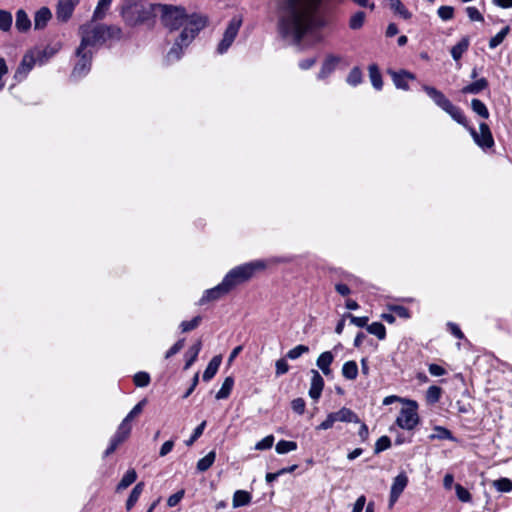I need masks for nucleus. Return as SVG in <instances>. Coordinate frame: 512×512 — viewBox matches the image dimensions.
Segmentation results:
<instances>
[{
  "label": "nucleus",
  "mask_w": 512,
  "mask_h": 512,
  "mask_svg": "<svg viewBox=\"0 0 512 512\" xmlns=\"http://www.w3.org/2000/svg\"><path fill=\"white\" fill-rule=\"evenodd\" d=\"M336 64H337L336 58L328 57L322 64L321 70L318 74V78L325 79L326 77H328L334 71Z\"/></svg>",
  "instance_id": "28"
},
{
  "label": "nucleus",
  "mask_w": 512,
  "mask_h": 512,
  "mask_svg": "<svg viewBox=\"0 0 512 512\" xmlns=\"http://www.w3.org/2000/svg\"><path fill=\"white\" fill-rule=\"evenodd\" d=\"M291 408L294 412L301 415L305 411V401L302 398H296L291 402Z\"/></svg>",
  "instance_id": "57"
},
{
  "label": "nucleus",
  "mask_w": 512,
  "mask_h": 512,
  "mask_svg": "<svg viewBox=\"0 0 512 512\" xmlns=\"http://www.w3.org/2000/svg\"><path fill=\"white\" fill-rule=\"evenodd\" d=\"M493 486L499 492H510L512 491V481L508 478H500L493 481Z\"/></svg>",
  "instance_id": "45"
},
{
  "label": "nucleus",
  "mask_w": 512,
  "mask_h": 512,
  "mask_svg": "<svg viewBox=\"0 0 512 512\" xmlns=\"http://www.w3.org/2000/svg\"><path fill=\"white\" fill-rule=\"evenodd\" d=\"M12 25V14L0 9V30L8 31Z\"/></svg>",
  "instance_id": "44"
},
{
  "label": "nucleus",
  "mask_w": 512,
  "mask_h": 512,
  "mask_svg": "<svg viewBox=\"0 0 512 512\" xmlns=\"http://www.w3.org/2000/svg\"><path fill=\"white\" fill-rule=\"evenodd\" d=\"M346 317H348L350 319V322L357 327L367 326L368 317H357L352 314H347Z\"/></svg>",
  "instance_id": "60"
},
{
  "label": "nucleus",
  "mask_w": 512,
  "mask_h": 512,
  "mask_svg": "<svg viewBox=\"0 0 512 512\" xmlns=\"http://www.w3.org/2000/svg\"><path fill=\"white\" fill-rule=\"evenodd\" d=\"M391 7L405 19L410 18V13L405 9L400 0H390Z\"/></svg>",
  "instance_id": "54"
},
{
  "label": "nucleus",
  "mask_w": 512,
  "mask_h": 512,
  "mask_svg": "<svg viewBox=\"0 0 512 512\" xmlns=\"http://www.w3.org/2000/svg\"><path fill=\"white\" fill-rule=\"evenodd\" d=\"M184 347V339L177 341L165 354V358L169 359L177 354Z\"/></svg>",
  "instance_id": "61"
},
{
  "label": "nucleus",
  "mask_w": 512,
  "mask_h": 512,
  "mask_svg": "<svg viewBox=\"0 0 512 512\" xmlns=\"http://www.w3.org/2000/svg\"><path fill=\"white\" fill-rule=\"evenodd\" d=\"M206 426V421L200 423L194 430L190 439H188L185 443L187 446H191L203 433Z\"/></svg>",
  "instance_id": "51"
},
{
  "label": "nucleus",
  "mask_w": 512,
  "mask_h": 512,
  "mask_svg": "<svg viewBox=\"0 0 512 512\" xmlns=\"http://www.w3.org/2000/svg\"><path fill=\"white\" fill-rule=\"evenodd\" d=\"M487 86H488L487 80L485 78H480L477 81L463 87L461 92L463 94H478L482 90L486 89Z\"/></svg>",
  "instance_id": "25"
},
{
  "label": "nucleus",
  "mask_w": 512,
  "mask_h": 512,
  "mask_svg": "<svg viewBox=\"0 0 512 512\" xmlns=\"http://www.w3.org/2000/svg\"><path fill=\"white\" fill-rule=\"evenodd\" d=\"M453 15L454 9L451 6H441L438 9V16L444 21L452 19Z\"/></svg>",
  "instance_id": "52"
},
{
  "label": "nucleus",
  "mask_w": 512,
  "mask_h": 512,
  "mask_svg": "<svg viewBox=\"0 0 512 512\" xmlns=\"http://www.w3.org/2000/svg\"><path fill=\"white\" fill-rule=\"evenodd\" d=\"M408 407L400 410L396 424L405 430H413L419 423L417 404L415 401H407Z\"/></svg>",
  "instance_id": "9"
},
{
  "label": "nucleus",
  "mask_w": 512,
  "mask_h": 512,
  "mask_svg": "<svg viewBox=\"0 0 512 512\" xmlns=\"http://www.w3.org/2000/svg\"><path fill=\"white\" fill-rule=\"evenodd\" d=\"M342 375L348 380L356 379L358 375V366L355 361H347L342 366Z\"/></svg>",
  "instance_id": "27"
},
{
  "label": "nucleus",
  "mask_w": 512,
  "mask_h": 512,
  "mask_svg": "<svg viewBox=\"0 0 512 512\" xmlns=\"http://www.w3.org/2000/svg\"><path fill=\"white\" fill-rule=\"evenodd\" d=\"M186 48H187L186 46H184L174 40L173 46L170 48V50L168 51V53L166 55V61L168 63H173L175 61L180 60L183 55L184 49H186Z\"/></svg>",
  "instance_id": "24"
},
{
  "label": "nucleus",
  "mask_w": 512,
  "mask_h": 512,
  "mask_svg": "<svg viewBox=\"0 0 512 512\" xmlns=\"http://www.w3.org/2000/svg\"><path fill=\"white\" fill-rule=\"evenodd\" d=\"M273 443H274V436L268 435L265 438H263L261 441L256 443L255 449L256 450H267L273 446Z\"/></svg>",
  "instance_id": "50"
},
{
  "label": "nucleus",
  "mask_w": 512,
  "mask_h": 512,
  "mask_svg": "<svg viewBox=\"0 0 512 512\" xmlns=\"http://www.w3.org/2000/svg\"><path fill=\"white\" fill-rule=\"evenodd\" d=\"M112 0H99L93 13L94 20H101L104 18L107 10L109 9Z\"/></svg>",
  "instance_id": "34"
},
{
  "label": "nucleus",
  "mask_w": 512,
  "mask_h": 512,
  "mask_svg": "<svg viewBox=\"0 0 512 512\" xmlns=\"http://www.w3.org/2000/svg\"><path fill=\"white\" fill-rule=\"evenodd\" d=\"M365 13L362 11L356 12L353 16H351L349 21V27L353 30L360 29L365 21Z\"/></svg>",
  "instance_id": "40"
},
{
  "label": "nucleus",
  "mask_w": 512,
  "mask_h": 512,
  "mask_svg": "<svg viewBox=\"0 0 512 512\" xmlns=\"http://www.w3.org/2000/svg\"><path fill=\"white\" fill-rule=\"evenodd\" d=\"M429 438L431 440H434V439H441V440L452 439V434H451V432L448 429H446L444 427H441V426H436L433 429V433L429 436Z\"/></svg>",
  "instance_id": "41"
},
{
  "label": "nucleus",
  "mask_w": 512,
  "mask_h": 512,
  "mask_svg": "<svg viewBox=\"0 0 512 512\" xmlns=\"http://www.w3.org/2000/svg\"><path fill=\"white\" fill-rule=\"evenodd\" d=\"M229 292H230L229 288L222 281L217 286H215V287H213L211 289H207L204 292V294L201 297V299L199 300L198 304L199 305H204V304H206L208 302L216 301V300L220 299L222 296L226 295Z\"/></svg>",
  "instance_id": "14"
},
{
  "label": "nucleus",
  "mask_w": 512,
  "mask_h": 512,
  "mask_svg": "<svg viewBox=\"0 0 512 512\" xmlns=\"http://www.w3.org/2000/svg\"><path fill=\"white\" fill-rule=\"evenodd\" d=\"M157 12L161 13V21L170 31L185 27L192 19V14H187L184 8L177 6L159 4Z\"/></svg>",
  "instance_id": "3"
},
{
  "label": "nucleus",
  "mask_w": 512,
  "mask_h": 512,
  "mask_svg": "<svg viewBox=\"0 0 512 512\" xmlns=\"http://www.w3.org/2000/svg\"><path fill=\"white\" fill-rule=\"evenodd\" d=\"M252 496L245 490H237L233 494L232 506L234 508L246 506L251 502Z\"/></svg>",
  "instance_id": "20"
},
{
  "label": "nucleus",
  "mask_w": 512,
  "mask_h": 512,
  "mask_svg": "<svg viewBox=\"0 0 512 512\" xmlns=\"http://www.w3.org/2000/svg\"><path fill=\"white\" fill-rule=\"evenodd\" d=\"M423 90L435 102L436 105L448 113L457 123L465 127L467 126L466 117L462 111L458 107L454 106L441 91L428 85H424Z\"/></svg>",
  "instance_id": "5"
},
{
  "label": "nucleus",
  "mask_w": 512,
  "mask_h": 512,
  "mask_svg": "<svg viewBox=\"0 0 512 512\" xmlns=\"http://www.w3.org/2000/svg\"><path fill=\"white\" fill-rule=\"evenodd\" d=\"M369 77L373 87L377 90L382 88V78L378 68L375 65L369 67Z\"/></svg>",
  "instance_id": "35"
},
{
  "label": "nucleus",
  "mask_w": 512,
  "mask_h": 512,
  "mask_svg": "<svg viewBox=\"0 0 512 512\" xmlns=\"http://www.w3.org/2000/svg\"><path fill=\"white\" fill-rule=\"evenodd\" d=\"M469 46V39L463 38L461 41H459L455 46L451 49V55L454 60H459L463 53L468 49Z\"/></svg>",
  "instance_id": "33"
},
{
  "label": "nucleus",
  "mask_w": 512,
  "mask_h": 512,
  "mask_svg": "<svg viewBox=\"0 0 512 512\" xmlns=\"http://www.w3.org/2000/svg\"><path fill=\"white\" fill-rule=\"evenodd\" d=\"M442 389L438 386H430L426 392V400L433 404L439 401L441 397Z\"/></svg>",
  "instance_id": "42"
},
{
  "label": "nucleus",
  "mask_w": 512,
  "mask_h": 512,
  "mask_svg": "<svg viewBox=\"0 0 512 512\" xmlns=\"http://www.w3.org/2000/svg\"><path fill=\"white\" fill-rule=\"evenodd\" d=\"M334 361V355L330 351L322 352L317 360L316 365L322 371L325 376H329L332 373L330 365Z\"/></svg>",
  "instance_id": "18"
},
{
  "label": "nucleus",
  "mask_w": 512,
  "mask_h": 512,
  "mask_svg": "<svg viewBox=\"0 0 512 512\" xmlns=\"http://www.w3.org/2000/svg\"><path fill=\"white\" fill-rule=\"evenodd\" d=\"M408 484L407 475L402 472L398 474L391 485L389 507H393Z\"/></svg>",
  "instance_id": "11"
},
{
  "label": "nucleus",
  "mask_w": 512,
  "mask_h": 512,
  "mask_svg": "<svg viewBox=\"0 0 512 512\" xmlns=\"http://www.w3.org/2000/svg\"><path fill=\"white\" fill-rule=\"evenodd\" d=\"M308 351H309L308 346L300 344V345H297L294 348L290 349L287 352L286 356L290 360H295V359H298L299 357H301L303 354L307 353Z\"/></svg>",
  "instance_id": "43"
},
{
  "label": "nucleus",
  "mask_w": 512,
  "mask_h": 512,
  "mask_svg": "<svg viewBox=\"0 0 512 512\" xmlns=\"http://www.w3.org/2000/svg\"><path fill=\"white\" fill-rule=\"evenodd\" d=\"M52 18V12L48 7H41L34 15L35 29H43Z\"/></svg>",
  "instance_id": "19"
},
{
  "label": "nucleus",
  "mask_w": 512,
  "mask_h": 512,
  "mask_svg": "<svg viewBox=\"0 0 512 512\" xmlns=\"http://www.w3.org/2000/svg\"><path fill=\"white\" fill-rule=\"evenodd\" d=\"M263 261H254L237 266L230 270L223 279L225 285L231 291L237 285L249 280L256 271L265 269Z\"/></svg>",
  "instance_id": "4"
},
{
  "label": "nucleus",
  "mask_w": 512,
  "mask_h": 512,
  "mask_svg": "<svg viewBox=\"0 0 512 512\" xmlns=\"http://www.w3.org/2000/svg\"><path fill=\"white\" fill-rule=\"evenodd\" d=\"M466 12L471 21H480L481 22L484 20L482 14L475 7H467Z\"/></svg>",
  "instance_id": "59"
},
{
  "label": "nucleus",
  "mask_w": 512,
  "mask_h": 512,
  "mask_svg": "<svg viewBox=\"0 0 512 512\" xmlns=\"http://www.w3.org/2000/svg\"><path fill=\"white\" fill-rule=\"evenodd\" d=\"M429 373L433 376H442L446 373L445 369L437 364H430L428 367Z\"/></svg>",
  "instance_id": "64"
},
{
  "label": "nucleus",
  "mask_w": 512,
  "mask_h": 512,
  "mask_svg": "<svg viewBox=\"0 0 512 512\" xmlns=\"http://www.w3.org/2000/svg\"><path fill=\"white\" fill-rule=\"evenodd\" d=\"M221 356H214L211 361L208 363L204 373H203V380L209 381L214 377V375L217 373L219 366L221 364Z\"/></svg>",
  "instance_id": "22"
},
{
  "label": "nucleus",
  "mask_w": 512,
  "mask_h": 512,
  "mask_svg": "<svg viewBox=\"0 0 512 512\" xmlns=\"http://www.w3.org/2000/svg\"><path fill=\"white\" fill-rule=\"evenodd\" d=\"M242 22L243 18L240 15H236L231 18L223 33V37L217 46V52L219 54H224L231 47L238 35Z\"/></svg>",
  "instance_id": "8"
},
{
  "label": "nucleus",
  "mask_w": 512,
  "mask_h": 512,
  "mask_svg": "<svg viewBox=\"0 0 512 512\" xmlns=\"http://www.w3.org/2000/svg\"><path fill=\"white\" fill-rule=\"evenodd\" d=\"M233 385H234V379L232 377L225 378L224 382L222 383L221 388L216 393V399L221 400V399L228 398L232 391Z\"/></svg>",
  "instance_id": "31"
},
{
  "label": "nucleus",
  "mask_w": 512,
  "mask_h": 512,
  "mask_svg": "<svg viewBox=\"0 0 512 512\" xmlns=\"http://www.w3.org/2000/svg\"><path fill=\"white\" fill-rule=\"evenodd\" d=\"M216 458V453L214 451H210L206 456L201 458L197 462V469L200 472L207 471L214 463Z\"/></svg>",
  "instance_id": "32"
},
{
  "label": "nucleus",
  "mask_w": 512,
  "mask_h": 512,
  "mask_svg": "<svg viewBox=\"0 0 512 512\" xmlns=\"http://www.w3.org/2000/svg\"><path fill=\"white\" fill-rule=\"evenodd\" d=\"M16 28L21 32H26L31 27V21L28 17L27 13L20 9L16 13V21H15Z\"/></svg>",
  "instance_id": "26"
},
{
  "label": "nucleus",
  "mask_w": 512,
  "mask_h": 512,
  "mask_svg": "<svg viewBox=\"0 0 512 512\" xmlns=\"http://www.w3.org/2000/svg\"><path fill=\"white\" fill-rule=\"evenodd\" d=\"M137 387H146L150 383V376L146 372H138L133 377Z\"/></svg>",
  "instance_id": "46"
},
{
  "label": "nucleus",
  "mask_w": 512,
  "mask_h": 512,
  "mask_svg": "<svg viewBox=\"0 0 512 512\" xmlns=\"http://www.w3.org/2000/svg\"><path fill=\"white\" fill-rule=\"evenodd\" d=\"M470 134L474 141L482 148H491L494 145V140L491 131L486 123H480L479 133L475 129L469 128Z\"/></svg>",
  "instance_id": "10"
},
{
  "label": "nucleus",
  "mask_w": 512,
  "mask_h": 512,
  "mask_svg": "<svg viewBox=\"0 0 512 512\" xmlns=\"http://www.w3.org/2000/svg\"><path fill=\"white\" fill-rule=\"evenodd\" d=\"M455 491L458 499L462 502H470L471 501V494L470 492L464 488L460 484L455 485Z\"/></svg>",
  "instance_id": "48"
},
{
  "label": "nucleus",
  "mask_w": 512,
  "mask_h": 512,
  "mask_svg": "<svg viewBox=\"0 0 512 512\" xmlns=\"http://www.w3.org/2000/svg\"><path fill=\"white\" fill-rule=\"evenodd\" d=\"M390 75L392 77L394 85L398 89H402V90H408L409 89V84H408L409 81H413L415 79L414 74H412L408 71H405V70H402L399 72L392 71V72H390Z\"/></svg>",
  "instance_id": "16"
},
{
  "label": "nucleus",
  "mask_w": 512,
  "mask_h": 512,
  "mask_svg": "<svg viewBox=\"0 0 512 512\" xmlns=\"http://www.w3.org/2000/svg\"><path fill=\"white\" fill-rule=\"evenodd\" d=\"M509 30H510L509 26H506L501 31H499L494 37H492L490 39L489 47L491 49H494L498 45H500L503 42V40L505 39V37L508 35Z\"/></svg>",
  "instance_id": "39"
},
{
  "label": "nucleus",
  "mask_w": 512,
  "mask_h": 512,
  "mask_svg": "<svg viewBox=\"0 0 512 512\" xmlns=\"http://www.w3.org/2000/svg\"><path fill=\"white\" fill-rule=\"evenodd\" d=\"M472 110L484 119L489 117V111L486 105L479 99H473L471 101Z\"/></svg>",
  "instance_id": "36"
},
{
  "label": "nucleus",
  "mask_w": 512,
  "mask_h": 512,
  "mask_svg": "<svg viewBox=\"0 0 512 512\" xmlns=\"http://www.w3.org/2000/svg\"><path fill=\"white\" fill-rule=\"evenodd\" d=\"M335 422H337L335 414L330 413V414H328L326 419L317 426V429L318 430L330 429L334 425Z\"/></svg>",
  "instance_id": "56"
},
{
  "label": "nucleus",
  "mask_w": 512,
  "mask_h": 512,
  "mask_svg": "<svg viewBox=\"0 0 512 512\" xmlns=\"http://www.w3.org/2000/svg\"><path fill=\"white\" fill-rule=\"evenodd\" d=\"M365 504L366 497L364 495L359 496L355 503L353 504L352 512H362Z\"/></svg>",
  "instance_id": "63"
},
{
  "label": "nucleus",
  "mask_w": 512,
  "mask_h": 512,
  "mask_svg": "<svg viewBox=\"0 0 512 512\" xmlns=\"http://www.w3.org/2000/svg\"><path fill=\"white\" fill-rule=\"evenodd\" d=\"M336 420L340 422L360 423L359 417L350 409L343 407L339 411L334 412Z\"/></svg>",
  "instance_id": "23"
},
{
  "label": "nucleus",
  "mask_w": 512,
  "mask_h": 512,
  "mask_svg": "<svg viewBox=\"0 0 512 512\" xmlns=\"http://www.w3.org/2000/svg\"><path fill=\"white\" fill-rule=\"evenodd\" d=\"M76 55L79 57V60L72 71V76L79 78L86 75L91 68L92 51L84 50L81 54Z\"/></svg>",
  "instance_id": "12"
},
{
  "label": "nucleus",
  "mask_w": 512,
  "mask_h": 512,
  "mask_svg": "<svg viewBox=\"0 0 512 512\" xmlns=\"http://www.w3.org/2000/svg\"><path fill=\"white\" fill-rule=\"evenodd\" d=\"M391 446L390 438L387 436L380 437L375 444V452L379 453L388 449Z\"/></svg>",
  "instance_id": "53"
},
{
  "label": "nucleus",
  "mask_w": 512,
  "mask_h": 512,
  "mask_svg": "<svg viewBox=\"0 0 512 512\" xmlns=\"http://www.w3.org/2000/svg\"><path fill=\"white\" fill-rule=\"evenodd\" d=\"M361 79H362V73H361L360 69L353 68L347 77V82L352 86H356L361 82Z\"/></svg>",
  "instance_id": "49"
},
{
  "label": "nucleus",
  "mask_w": 512,
  "mask_h": 512,
  "mask_svg": "<svg viewBox=\"0 0 512 512\" xmlns=\"http://www.w3.org/2000/svg\"><path fill=\"white\" fill-rule=\"evenodd\" d=\"M208 23L206 16L200 14H192V19L186 24L185 27L181 28V32L175 38V41L188 47L198 33L203 30Z\"/></svg>",
  "instance_id": "7"
},
{
  "label": "nucleus",
  "mask_w": 512,
  "mask_h": 512,
  "mask_svg": "<svg viewBox=\"0 0 512 512\" xmlns=\"http://www.w3.org/2000/svg\"><path fill=\"white\" fill-rule=\"evenodd\" d=\"M200 321H201V317L196 316L191 321H183L180 324V328H181L182 332H189V331L197 328L198 325L200 324Z\"/></svg>",
  "instance_id": "47"
},
{
  "label": "nucleus",
  "mask_w": 512,
  "mask_h": 512,
  "mask_svg": "<svg viewBox=\"0 0 512 512\" xmlns=\"http://www.w3.org/2000/svg\"><path fill=\"white\" fill-rule=\"evenodd\" d=\"M81 43L76 54H81L84 50H90L99 43L104 42L105 28L100 25L85 24L80 27Z\"/></svg>",
  "instance_id": "6"
},
{
  "label": "nucleus",
  "mask_w": 512,
  "mask_h": 512,
  "mask_svg": "<svg viewBox=\"0 0 512 512\" xmlns=\"http://www.w3.org/2000/svg\"><path fill=\"white\" fill-rule=\"evenodd\" d=\"M201 347H202V343L200 340H198L195 344H193L188 349V351L185 354V357H186V362H185V366H184L185 370L189 369L193 365V363L196 361L198 354L201 350Z\"/></svg>",
  "instance_id": "21"
},
{
  "label": "nucleus",
  "mask_w": 512,
  "mask_h": 512,
  "mask_svg": "<svg viewBox=\"0 0 512 512\" xmlns=\"http://www.w3.org/2000/svg\"><path fill=\"white\" fill-rule=\"evenodd\" d=\"M146 404V399L140 401L137 405L133 407V409L128 413V415L124 418L127 421H131L133 418L141 414L144 405Z\"/></svg>",
  "instance_id": "55"
},
{
  "label": "nucleus",
  "mask_w": 512,
  "mask_h": 512,
  "mask_svg": "<svg viewBox=\"0 0 512 512\" xmlns=\"http://www.w3.org/2000/svg\"><path fill=\"white\" fill-rule=\"evenodd\" d=\"M297 449V443L294 441L281 440L276 444L275 450L278 454H285Z\"/></svg>",
  "instance_id": "37"
},
{
  "label": "nucleus",
  "mask_w": 512,
  "mask_h": 512,
  "mask_svg": "<svg viewBox=\"0 0 512 512\" xmlns=\"http://www.w3.org/2000/svg\"><path fill=\"white\" fill-rule=\"evenodd\" d=\"M137 479V473L134 469H129L118 483L116 490L121 491L129 487Z\"/></svg>",
  "instance_id": "30"
},
{
  "label": "nucleus",
  "mask_w": 512,
  "mask_h": 512,
  "mask_svg": "<svg viewBox=\"0 0 512 512\" xmlns=\"http://www.w3.org/2000/svg\"><path fill=\"white\" fill-rule=\"evenodd\" d=\"M184 496V490H180L174 494H172L168 500H167V505L169 507H174L176 506L180 501L181 499L183 498Z\"/></svg>",
  "instance_id": "62"
},
{
  "label": "nucleus",
  "mask_w": 512,
  "mask_h": 512,
  "mask_svg": "<svg viewBox=\"0 0 512 512\" xmlns=\"http://www.w3.org/2000/svg\"><path fill=\"white\" fill-rule=\"evenodd\" d=\"M275 367H276V375L277 376L283 375V374L287 373L289 370V365H288L287 361L283 358L278 359L276 361Z\"/></svg>",
  "instance_id": "58"
},
{
  "label": "nucleus",
  "mask_w": 512,
  "mask_h": 512,
  "mask_svg": "<svg viewBox=\"0 0 512 512\" xmlns=\"http://www.w3.org/2000/svg\"><path fill=\"white\" fill-rule=\"evenodd\" d=\"M79 0H59L56 8V19L59 22H67L76 7Z\"/></svg>",
  "instance_id": "13"
},
{
  "label": "nucleus",
  "mask_w": 512,
  "mask_h": 512,
  "mask_svg": "<svg viewBox=\"0 0 512 512\" xmlns=\"http://www.w3.org/2000/svg\"><path fill=\"white\" fill-rule=\"evenodd\" d=\"M144 489V483L139 482L135 485V487L132 489L127 501H126V509L130 510L135 503L138 501L142 491Z\"/></svg>",
  "instance_id": "29"
},
{
  "label": "nucleus",
  "mask_w": 512,
  "mask_h": 512,
  "mask_svg": "<svg viewBox=\"0 0 512 512\" xmlns=\"http://www.w3.org/2000/svg\"><path fill=\"white\" fill-rule=\"evenodd\" d=\"M324 388V380L320 373L317 370H311V382H310V389H309V396L317 401L322 393V390Z\"/></svg>",
  "instance_id": "15"
},
{
  "label": "nucleus",
  "mask_w": 512,
  "mask_h": 512,
  "mask_svg": "<svg viewBox=\"0 0 512 512\" xmlns=\"http://www.w3.org/2000/svg\"><path fill=\"white\" fill-rule=\"evenodd\" d=\"M158 5L147 0H125L120 12L128 25L135 26L153 18L157 13Z\"/></svg>",
  "instance_id": "2"
},
{
  "label": "nucleus",
  "mask_w": 512,
  "mask_h": 512,
  "mask_svg": "<svg viewBox=\"0 0 512 512\" xmlns=\"http://www.w3.org/2000/svg\"><path fill=\"white\" fill-rule=\"evenodd\" d=\"M322 0H283L280 6L279 32L299 43L317 23V11Z\"/></svg>",
  "instance_id": "1"
},
{
  "label": "nucleus",
  "mask_w": 512,
  "mask_h": 512,
  "mask_svg": "<svg viewBox=\"0 0 512 512\" xmlns=\"http://www.w3.org/2000/svg\"><path fill=\"white\" fill-rule=\"evenodd\" d=\"M367 331L370 334L377 336L380 340H383L386 336L385 326L380 322H373L367 326Z\"/></svg>",
  "instance_id": "38"
},
{
  "label": "nucleus",
  "mask_w": 512,
  "mask_h": 512,
  "mask_svg": "<svg viewBox=\"0 0 512 512\" xmlns=\"http://www.w3.org/2000/svg\"><path fill=\"white\" fill-rule=\"evenodd\" d=\"M35 65V59L33 55L26 54L24 55L18 69L15 72V78L18 80L24 79L27 74L32 70Z\"/></svg>",
  "instance_id": "17"
}]
</instances>
